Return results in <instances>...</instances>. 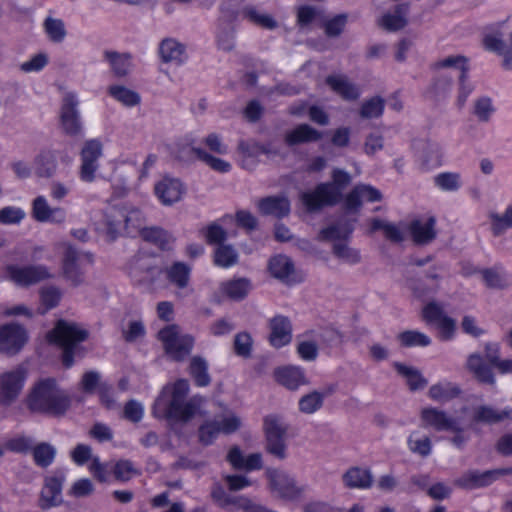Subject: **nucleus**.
Masks as SVG:
<instances>
[{
  "mask_svg": "<svg viewBox=\"0 0 512 512\" xmlns=\"http://www.w3.org/2000/svg\"><path fill=\"white\" fill-rule=\"evenodd\" d=\"M107 232L115 237L125 233L134 236L140 234L145 240L154 242L159 247L168 248L173 237L160 228H144L145 216L143 212L131 203H125L121 207L110 208L105 216Z\"/></svg>",
  "mask_w": 512,
  "mask_h": 512,
  "instance_id": "1",
  "label": "nucleus"
},
{
  "mask_svg": "<svg viewBox=\"0 0 512 512\" xmlns=\"http://www.w3.org/2000/svg\"><path fill=\"white\" fill-rule=\"evenodd\" d=\"M188 389L186 380L167 384L154 403L153 414L155 417L188 420L196 415L202 406L203 399L195 396L186 401Z\"/></svg>",
  "mask_w": 512,
  "mask_h": 512,
  "instance_id": "2",
  "label": "nucleus"
},
{
  "mask_svg": "<svg viewBox=\"0 0 512 512\" xmlns=\"http://www.w3.org/2000/svg\"><path fill=\"white\" fill-rule=\"evenodd\" d=\"M28 406L36 412L61 414L69 406V400L53 379L38 381L28 397Z\"/></svg>",
  "mask_w": 512,
  "mask_h": 512,
  "instance_id": "3",
  "label": "nucleus"
},
{
  "mask_svg": "<svg viewBox=\"0 0 512 512\" xmlns=\"http://www.w3.org/2000/svg\"><path fill=\"white\" fill-rule=\"evenodd\" d=\"M87 336L88 332L79 324L60 320L54 329L47 334V340L63 350V364L70 367L74 362V356L81 353L79 344Z\"/></svg>",
  "mask_w": 512,
  "mask_h": 512,
  "instance_id": "4",
  "label": "nucleus"
},
{
  "mask_svg": "<svg viewBox=\"0 0 512 512\" xmlns=\"http://www.w3.org/2000/svg\"><path fill=\"white\" fill-rule=\"evenodd\" d=\"M350 181L351 176L348 172L334 169L332 171V182L320 184L314 191L303 193L302 202L310 211L334 204L341 198L343 190Z\"/></svg>",
  "mask_w": 512,
  "mask_h": 512,
  "instance_id": "5",
  "label": "nucleus"
},
{
  "mask_svg": "<svg viewBox=\"0 0 512 512\" xmlns=\"http://www.w3.org/2000/svg\"><path fill=\"white\" fill-rule=\"evenodd\" d=\"M242 426L241 416L227 406L219 407L213 418L205 420L199 428V440L211 444L220 434L229 435Z\"/></svg>",
  "mask_w": 512,
  "mask_h": 512,
  "instance_id": "6",
  "label": "nucleus"
},
{
  "mask_svg": "<svg viewBox=\"0 0 512 512\" xmlns=\"http://www.w3.org/2000/svg\"><path fill=\"white\" fill-rule=\"evenodd\" d=\"M420 316L427 326L436 331L439 341L448 342L456 338L457 321L447 314L442 303L435 300L428 301L423 305Z\"/></svg>",
  "mask_w": 512,
  "mask_h": 512,
  "instance_id": "7",
  "label": "nucleus"
},
{
  "mask_svg": "<svg viewBox=\"0 0 512 512\" xmlns=\"http://www.w3.org/2000/svg\"><path fill=\"white\" fill-rule=\"evenodd\" d=\"M288 430L289 425L280 414L270 413L263 418L266 450L279 459L286 457V438Z\"/></svg>",
  "mask_w": 512,
  "mask_h": 512,
  "instance_id": "8",
  "label": "nucleus"
},
{
  "mask_svg": "<svg viewBox=\"0 0 512 512\" xmlns=\"http://www.w3.org/2000/svg\"><path fill=\"white\" fill-rule=\"evenodd\" d=\"M158 339L166 354L176 361L186 358L194 344L193 337L184 333L177 325H168L161 329L158 332Z\"/></svg>",
  "mask_w": 512,
  "mask_h": 512,
  "instance_id": "9",
  "label": "nucleus"
},
{
  "mask_svg": "<svg viewBox=\"0 0 512 512\" xmlns=\"http://www.w3.org/2000/svg\"><path fill=\"white\" fill-rule=\"evenodd\" d=\"M266 477L269 481L271 493L277 498L293 501L304 492V486L285 471L267 469Z\"/></svg>",
  "mask_w": 512,
  "mask_h": 512,
  "instance_id": "10",
  "label": "nucleus"
},
{
  "mask_svg": "<svg viewBox=\"0 0 512 512\" xmlns=\"http://www.w3.org/2000/svg\"><path fill=\"white\" fill-rule=\"evenodd\" d=\"M103 156V143L99 139L86 140L80 152L79 178L85 183H92L97 179L99 160Z\"/></svg>",
  "mask_w": 512,
  "mask_h": 512,
  "instance_id": "11",
  "label": "nucleus"
},
{
  "mask_svg": "<svg viewBox=\"0 0 512 512\" xmlns=\"http://www.w3.org/2000/svg\"><path fill=\"white\" fill-rule=\"evenodd\" d=\"M253 290V283L247 277H232L219 283L213 292L211 300L222 303L226 300L239 302L248 297Z\"/></svg>",
  "mask_w": 512,
  "mask_h": 512,
  "instance_id": "12",
  "label": "nucleus"
},
{
  "mask_svg": "<svg viewBox=\"0 0 512 512\" xmlns=\"http://www.w3.org/2000/svg\"><path fill=\"white\" fill-rule=\"evenodd\" d=\"M78 104L76 93L69 91L64 94L60 110V126L68 135H78L82 130Z\"/></svg>",
  "mask_w": 512,
  "mask_h": 512,
  "instance_id": "13",
  "label": "nucleus"
},
{
  "mask_svg": "<svg viewBox=\"0 0 512 512\" xmlns=\"http://www.w3.org/2000/svg\"><path fill=\"white\" fill-rule=\"evenodd\" d=\"M421 424L424 428L436 431H458L460 415L450 416L435 407H425L420 412Z\"/></svg>",
  "mask_w": 512,
  "mask_h": 512,
  "instance_id": "14",
  "label": "nucleus"
},
{
  "mask_svg": "<svg viewBox=\"0 0 512 512\" xmlns=\"http://www.w3.org/2000/svg\"><path fill=\"white\" fill-rule=\"evenodd\" d=\"M185 194V185L175 177L163 176L154 184V195L163 206L180 202Z\"/></svg>",
  "mask_w": 512,
  "mask_h": 512,
  "instance_id": "15",
  "label": "nucleus"
},
{
  "mask_svg": "<svg viewBox=\"0 0 512 512\" xmlns=\"http://www.w3.org/2000/svg\"><path fill=\"white\" fill-rule=\"evenodd\" d=\"M28 341L26 329L16 323L0 326V351L6 353L19 352Z\"/></svg>",
  "mask_w": 512,
  "mask_h": 512,
  "instance_id": "16",
  "label": "nucleus"
},
{
  "mask_svg": "<svg viewBox=\"0 0 512 512\" xmlns=\"http://www.w3.org/2000/svg\"><path fill=\"white\" fill-rule=\"evenodd\" d=\"M65 479L63 471H56L45 478L39 499V506L42 509H49L62 503V484Z\"/></svg>",
  "mask_w": 512,
  "mask_h": 512,
  "instance_id": "17",
  "label": "nucleus"
},
{
  "mask_svg": "<svg viewBox=\"0 0 512 512\" xmlns=\"http://www.w3.org/2000/svg\"><path fill=\"white\" fill-rule=\"evenodd\" d=\"M26 378L25 370L17 367L0 375V401L9 403L13 401L23 388Z\"/></svg>",
  "mask_w": 512,
  "mask_h": 512,
  "instance_id": "18",
  "label": "nucleus"
},
{
  "mask_svg": "<svg viewBox=\"0 0 512 512\" xmlns=\"http://www.w3.org/2000/svg\"><path fill=\"white\" fill-rule=\"evenodd\" d=\"M31 215L36 221L44 223L61 224L66 220V211L61 207H52L43 195L33 199Z\"/></svg>",
  "mask_w": 512,
  "mask_h": 512,
  "instance_id": "19",
  "label": "nucleus"
},
{
  "mask_svg": "<svg viewBox=\"0 0 512 512\" xmlns=\"http://www.w3.org/2000/svg\"><path fill=\"white\" fill-rule=\"evenodd\" d=\"M404 226V240L410 236L417 244H426L435 237V220L433 218L415 219L410 222L402 221Z\"/></svg>",
  "mask_w": 512,
  "mask_h": 512,
  "instance_id": "20",
  "label": "nucleus"
},
{
  "mask_svg": "<svg viewBox=\"0 0 512 512\" xmlns=\"http://www.w3.org/2000/svg\"><path fill=\"white\" fill-rule=\"evenodd\" d=\"M50 276V272L44 266H10L7 269V277L19 286L36 284Z\"/></svg>",
  "mask_w": 512,
  "mask_h": 512,
  "instance_id": "21",
  "label": "nucleus"
},
{
  "mask_svg": "<svg viewBox=\"0 0 512 512\" xmlns=\"http://www.w3.org/2000/svg\"><path fill=\"white\" fill-rule=\"evenodd\" d=\"M91 262L90 255L77 252L72 247H67L63 262L64 274L74 285H78L82 282L83 265Z\"/></svg>",
  "mask_w": 512,
  "mask_h": 512,
  "instance_id": "22",
  "label": "nucleus"
},
{
  "mask_svg": "<svg viewBox=\"0 0 512 512\" xmlns=\"http://www.w3.org/2000/svg\"><path fill=\"white\" fill-rule=\"evenodd\" d=\"M484 47L501 58V66L512 71V28L506 41L495 34H487L483 40Z\"/></svg>",
  "mask_w": 512,
  "mask_h": 512,
  "instance_id": "23",
  "label": "nucleus"
},
{
  "mask_svg": "<svg viewBox=\"0 0 512 512\" xmlns=\"http://www.w3.org/2000/svg\"><path fill=\"white\" fill-rule=\"evenodd\" d=\"M269 274L284 283L296 281V272L293 262L285 255H275L268 262Z\"/></svg>",
  "mask_w": 512,
  "mask_h": 512,
  "instance_id": "24",
  "label": "nucleus"
},
{
  "mask_svg": "<svg viewBox=\"0 0 512 512\" xmlns=\"http://www.w3.org/2000/svg\"><path fill=\"white\" fill-rule=\"evenodd\" d=\"M489 229L494 237H501L512 230V201L501 211H490L487 215Z\"/></svg>",
  "mask_w": 512,
  "mask_h": 512,
  "instance_id": "25",
  "label": "nucleus"
},
{
  "mask_svg": "<svg viewBox=\"0 0 512 512\" xmlns=\"http://www.w3.org/2000/svg\"><path fill=\"white\" fill-rule=\"evenodd\" d=\"M273 375L277 383L289 390H297L308 383L304 371L295 366L279 367L274 370Z\"/></svg>",
  "mask_w": 512,
  "mask_h": 512,
  "instance_id": "26",
  "label": "nucleus"
},
{
  "mask_svg": "<svg viewBox=\"0 0 512 512\" xmlns=\"http://www.w3.org/2000/svg\"><path fill=\"white\" fill-rule=\"evenodd\" d=\"M292 339L291 325L288 318L284 316H275L270 320V335L269 341L272 346L281 348Z\"/></svg>",
  "mask_w": 512,
  "mask_h": 512,
  "instance_id": "27",
  "label": "nucleus"
},
{
  "mask_svg": "<svg viewBox=\"0 0 512 512\" xmlns=\"http://www.w3.org/2000/svg\"><path fill=\"white\" fill-rule=\"evenodd\" d=\"M408 5H398L394 9L385 12L378 20L377 24L387 31H397L404 28L408 23Z\"/></svg>",
  "mask_w": 512,
  "mask_h": 512,
  "instance_id": "28",
  "label": "nucleus"
},
{
  "mask_svg": "<svg viewBox=\"0 0 512 512\" xmlns=\"http://www.w3.org/2000/svg\"><path fill=\"white\" fill-rule=\"evenodd\" d=\"M508 470L497 469L485 472L469 471L458 479V484L464 488H476L491 484L499 475Z\"/></svg>",
  "mask_w": 512,
  "mask_h": 512,
  "instance_id": "29",
  "label": "nucleus"
},
{
  "mask_svg": "<svg viewBox=\"0 0 512 512\" xmlns=\"http://www.w3.org/2000/svg\"><path fill=\"white\" fill-rule=\"evenodd\" d=\"M381 200V193L369 185H357L346 198V207L349 210H357L363 202H375Z\"/></svg>",
  "mask_w": 512,
  "mask_h": 512,
  "instance_id": "30",
  "label": "nucleus"
},
{
  "mask_svg": "<svg viewBox=\"0 0 512 512\" xmlns=\"http://www.w3.org/2000/svg\"><path fill=\"white\" fill-rule=\"evenodd\" d=\"M257 208L264 215L280 218L290 212V202L285 196H270L259 200Z\"/></svg>",
  "mask_w": 512,
  "mask_h": 512,
  "instance_id": "31",
  "label": "nucleus"
},
{
  "mask_svg": "<svg viewBox=\"0 0 512 512\" xmlns=\"http://www.w3.org/2000/svg\"><path fill=\"white\" fill-rule=\"evenodd\" d=\"M479 276L483 284L490 289L502 290L510 285L508 274L500 266L481 268Z\"/></svg>",
  "mask_w": 512,
  "mask_h": 512,
  "instance_id": "32",
  "label": "nucleus"
},
{
  "mask_svg": "<svg viewBox=\"0 0 512 512\" xmlns=\"http://www.w3.org/2000/svg\"><path fill=\"white\" fill-rule=\"evenodd\" d=\"M105 59L113 74L118 78L126 77L133 70L134 65L130 54L107 51Z\"/></svg>",
  "mask_w": 512,
  "mask_h": 512,
  "instance_id": "33",
  "label": "nucleus"
},
{
  "mask_svg": "<svg viewBox=\"0 0 512 512\" xmlns=\"http://www.w3.org/2000/svg\"><path fill=\"white\" fill-rule=\"evenodd\" d=\"M466 368L476 379L483 383L493 384L495 381L491 368L479 353H472L468 356Z\"/></svg>",
  "mask_w": 512,
  "mask_h": 512,
  "instance_id": "34",
  "label": "nucleus"
},
{
  "mask_svg": "<svg viewBox=\"0 0 512 512\" xmlns=\"http://www.w3.org/2000/svg\"><path fill=\"white\" fill-rule=\"evenodd\" d=\"M368 225L369 233L382 231L384 236L390 241L401 242L404 240V226H400V222L394 224L382 219L373 218L368 221Z\"/></svg>",
  "mask_w": 512,
  "mask_h": 512,
  "instance_id": "35",
  "label": "nucleus"
},
{
  "mask_svg": "<svg viewBox=\"0 0 512 512\" xmlns=\"http://www.w3.org/2000/svg\"><path fill=\"white\" fill-rule=\"evenodd\" d=\"M108 95L121 105L132 108L140 104V94L122 84H113L107 88Z\"/></svg>",
  "mask_w": 512,
  "mask_h": 512,
  "instance_id": "36",
  "label": "nucleus"
},
{
  "mask_svg": "<svg viewBox=\"0 0 512 512\" xmlns=\"http://www.w3.org/2000/svg\"><path fill=\"white\" fill-rule=\"evenodd\" d=\"M393 366L410 390L417 391L426 387L428 381L417 368L399 362L394 363Z\"/></svg>",
  "mask_w": 512,
  "mask_h": 512,
  "instance_id": "37",
  "label": "nucleus"
},
{
  "mask_svg": "<svg viewBox=\"0 0 512 512\" xmlns=\"http://www.w3.org/2000/svg\"><path fill=\"white\" fill-rule=\"evenodd\" d=\"M459 394V387L455 383L446 380L436 382L428 390V397L438 403L449 402Z\"/></svg>",
  "mask_w": 512,
  "mask_h": 512,
  "instance_id": "38",
  "label": "nucleus"
},
{
  "mask_svg": "<svg viewBox=\"0 0 512 512\" xmlns=\"http://www.w3.org/2000/svg\"><path fill=\"white\" fill-rule=\"evenodd\" d=\"M262 153H264V148L252 140L241 141L237 148L239 162L245 169L253 168L257 157Z\"/></svg>",
  "mask_w": 512,
  "mask_h": 512,
  "instance_id": "39",
  "label": "nucleus"
},
{
  "mask_svg": "<svg viewBox=\"0 0 512 512\" xmlns=\"http://www.w3.org/2000/svg\"><path fill=\"white\" fill-rule=\"evenodd\" d=\"M504 419H512V409H503L501 411L494 409L491 406L482 405L475 408L472 420L474 422H482L493 424Z\"/></svg>",
  "mask_w": 512,
  "mask_h": 512,
  "instance_id": "40",
  "label": "nucleus"
},
{
  "mask_svg": "<svg viewBox=\"0 0 512 512\" xmlns=\"http://www.w3.org/2000/svg\"><path fill=\"white\" fill-rule=\"evenodd\" d=\"M47 39L55 44L63 43L67 37V28L61 18L47 16L42 24Z\"/></svg>",
  "mask_w": 512,
  "mask_h": 512,
  "instance_id": "41",
  "label": "nucleus"
},
{
  "mask_svg": "<svg viewBox=\"0 0 512 512\" xmlns=\"http://www.w3.org/2000/svg\"><path fill=\"white\" fill-rule=\"evenodd\" d=\"M159 51L165 62L182 63L186 59L185 46L175 39L163 40Z\"/></svg>",
  "mask_w": 512,
  "mask_h": 512,
  "instance_id": "42",
  "label": "nucleus"
},
{
  "mask_svg": "<svg viewBox=\"0 0 512 512\" xmlns=\"http://www.w3.org/2000/svg\"><path fill=\"white\" fill-rule=\"evenodd\" d=\"M34 171L39 177H51L57 167V156L52 151H42L34 159Z\"/></svg>",
  "mask_w": 512,
  "mask_h": 512,
  "instance_id": "43",
  "label": "nucleus"
},
{
  "mask_svg": "<svg viewBox=\"0 0 512 512\" xmlns=\"http://www.w3.org/2000/svg\"><path fill=\"white\" fill-rule=\"evenodd\" d=\"M320 138L321 133L307 124L299 125L286 134V141L290 145L317 141Z\"/></svg>",
  "mask_w": 512,
  "mask_h": 512,
  "instance_id": "44",
  "label": "nucleus"
},
{
  "mask_svg": "<svg viewBox=\"0 0 512 512\" xmlns=\"http://www.w3.org/2000/svg\"><path fill=\"white\" fill-rule=\"evenodd\" d=\"M344 484L347 487L365 489L372 483V475L367 469L354 467L343 475Z\"/></svg>",
  "mask_w": 512,
  "mask_h": 512,
  "instance_id": "45",
  "label": "nucleus"
},
{
  "mask_svg": "<svg viewBox=\"0 0 512 512\" xmlns=\"http://www.w3.org/2000/svg\"><path fill=\"white\" fill-rule=\"evenodd\" d=\"M331 89L346 100L356 99L359 90L351 84L344 76H331L327 79Z\"/></svg>",
  "mask_w": 512,
  "mask_h": 512,
  "instance_id": "46",
  "label": "nucleus"
},
{
  "mask_svg": "<svg viewBox=\"0 0 512 512\" xmlns=\"http://www.w3.org/2000/svg\"><path fill=\"white\" fill-rule=\"evenodd\" d=\"M149 259L140 258L129 268L130 277L138 284L151 282L154 278L156 270L149 267Z\"/></svg>",
  "mask_w": 512,
  "mask_h": 512,
  "instance_id": "47",
  "label": "nucleus"
},
{
  "mask_svg": "<svg viewBox=\"0 0 512 512\" xmlns=\"http://www.w3.org/2000/svg\"><path fill=\"white\" fill-rule=\"evenodd\" d=\"M438 70L453 69L459 78H463L468 71V60L462 55H449L435 63Z\"/></svg>",
  "mask_w": 512,
  "mask_h": 512,
  "instance_id": "48",
  "label": "nucleus"
},
{
  "mask_svg": "<svg viewBox=\"0 0 512 512\" xmlns=\"http://www.w3.org/2000/svg\"><path fill=\"white\" fill-rule=\"evenodd\" d=\"M400 345L405 347H427L431 345L432 339L419 330H407L397 336Z\"/></svg>",
  "mask_w": 512,
  "mask_h": 512,
  "instance_id": "49",
  "label": "nucleus"
},
{
  "mask_svg": "<svg viewBox=\"0 0 512 512\" xmlns=\"http://www.w3.org/2000/svg\"><path fill=\"white\" fill-rule=\"evenodd\" d=\"M435 186L445 192H454L461 188L462 178L457 172H442L434 176Z\"/></svg>",
  "mask_w": 512,
  "mask_h": 512,
  "instance_id": "50",
  "label": "nucleus"
},
{
  "mask_svg": "<svg viewBox=\"0 0 512 512\" xmlns=\"http://www.w3.org/2000/svg\"><path fill=\"white\" fill-rule=\"evenodd\" d=\"M238 253L228 244H220L214 251V263L222 268H229L237 264Z\"/></svg>",
  "mask_w": 512,
  "mask_h": 512,
  "instance_id": "51",
  "label": "nucleus"
},
{
  "mask_svg": "<svg viewBox=\"0 0 512 512\" xmlns=\"http://www.w3.org/2000/svg\"><path fill=\"white\" fill-rule=\"evenodd\" d=\"M323 21L322 12L312 6L304 5L298 8L297 22L303 28L314 27Z\"/></svg>",
  "mask_w": 512,
  "mask_h": 512,
  "instance_id": "52",
  "label": "nucleus"
},
{
  "mask_svg": "<svg viewBox=\"0 0 512 512\" xmlns=\"http://www.w3.org/2000/svg\"><path fill=\"white\" fill-rule=\"evenodd\" d=\"M190 272L191 268L182 262L174 263L166 271L169 281L180 288L188 285Z\"/></svg>",
  "mask_w": 512,
  "mask_h": 512,
  "instance_id": "53",
  "label": "nucleus"
},
{
  "mask_svg": "<svg viewBox=\"0 0 512 512\" xmlns=\"http://www.w3.org/2000/svg\"><path fill=\"white\" fill-rule=\"evenodd\" d=\"M50 57L46 52H39L31 55L28 59L21 62L19 70L23 73H39L49 64Z\"/></svg>",
  "mask_w": 512,
  "mask_h": 512,
  "instance_id": "54",
  "label": "nucleus"
},
{
  "mask_svg": "<svg viewBox=\"0 0 512 512\" xmlns=\"http://www.w3.org/2000/svg\"><path fill=\"white\" fill-rule=\"evenodd\" d=\"M325 395L318 391H312L299 399V410L304 414H313L318 411L324 401Z\"/></svg>",
  "mask_w": 512,
  "mask_h": 512,
  "instance_id": "55",
  "label": "nucleus"
},
{
  "mask_svg": "<svg viewBox=\"0 0 512 512\" xmlns=\"http://www.w3.org/2000/svg\"><path fill=\"white\" fill-rule=\"evenodd\" d=\"M195 153L201 161H203L207 166L216 172L228 173L232 169L230 162L220 157L214 156L203 149H195Z\"/></svg>",
  "mask_w": 512,
  "mask_h": 512,
  "instance_id": "56",
  "label": "nucleus"
},
{
  "mask_svg": "<svg viewBox=\"0 0 512 512\" xmlns=\"http://www.w3.org/2000/svg\"><path fill=\"white\" fill-rule=\"evenodd\" d=\"M407 443L410 451L413 453L428 456L431 452L430 439L419 432H412L408 437Z\"/></svg>",
  "mask_w": 512,
  "mask_h": 512,
  "instance_id": "57",
  "label": "nucleus"
},
{
  "mask_svg": "<svg viewBox=\"0 0 512 512\" xmlns=\"http://www.w3.org/2000/svg\"><path fill=\"white\" fill-rule=\"evenodd\" d=\"M55 455V448L48 443H40L33 448V458L36 464L42 467L50 465Z\"/></svg>",
  "mask_w": 512,
  "mask_h": 512,
  "instance_id": "58",
  "label": "nucleus"
},
{
  "mask_svg": "<svg viewBox=\"0 0 512 512\" xmlns=\"http://www.w3.org/2000/svg\"><path fill=\"white\" fill-rule=\"evenodd\" d=\"M26 217V212L21 207L5 206L0 209V224L18 225Z\"/></svg>",
  "mask_w": 512,
  "mask_h": 512,
  "instance_id": "59",
  "label": "nucleus"
},
{
  "mask_svg": "<svg viewBox=\"0 0 512 512\" xmlns=\"http://www.w3.org/2000/svg\"><path fill=\"white\" fill-rule=\"evenodd\" d=\"M243 14L250 21L264 28L274 29L277 27V22L270 15L261 13L254 7H246Z\"/></svg>",
  "mask_w": 512,
  "mask_h": 512,
  "instance_id": "60",
  "label": "nucleus"
},
{
  "mask_svg": "<svg viewBox=\"0 0 512 512\" xmlns=\"http://www.w3.org/2000/svg\"><path fill=\"white\" fill-rule=\"evenodd\" d=\"M494 111L492 101L488 97H480L474 102L473 113L481 122H488Z\"/></svg>",
  "mask_w": 512,
  "mask_h": 512,
  "instance_id": "61",
  "label": "nucleus"
},
{
  "mask_svg": "<svg viewBox=\"0 0 512 512\" xmlns=\"http://www.w3.org/2000/svg\"><path fill=\"white\" fill-rule=\"evenodd\" d=\"M60 297L61 294L58 289L54 287L43 288L40 292L41 307L38 309V312L44 314L49 309L55 307Z\"/></svg>",
  "mask_w": 512,
  "mask_h": 512,
  "instance_id": "62",
  "label": "nucleus"
},
{
  "mask_svg": "<svg viewBox=\"0 0 512 512\" xmlns=\"http://www.w3.org/2000/svg\"><path fill=\"white\" fill-rule=\"evenodd\" d=\"M190 369L197 385L206 386L210 382V378L207 373V363L203 359L198 357L193 358Z\"/></svg>",
  "mask_w": 512,
  "mask_h": 512,
  "instance_id": "63",
  "label": "nucleus"
},
{
  "mask_svg": "<svg viewBox=\"0 0 512 512\" xmlns=\"http://www.w3.org/2000/svg\"><path fill=\"white\" fill-rule=\"evenodd\" d=\"M94 490V484L90 479L81 478L72 483L68 490V495L75 498H83L92 495Z\"/></svg>",
  "mask_w": 512,
  "mask_h": 512,
  "instance_id": "64",
  "label": "nucleus"
}]
</instances>
